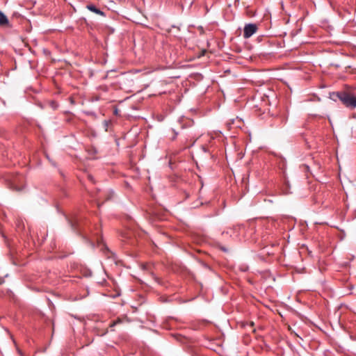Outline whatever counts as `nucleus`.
Segmentation results:
<instances>
[{
	"instance_id": "nucleus-4",
	"label": "nucleus",
	"mask_w": 356,
	"mask_h": 356,
	"mask_svg": "<svg viewBox=\"0 0 356 356\" xmlns=\"http://www.w3.org/2000/svg\"><path fill=\"white\" fill-rule=\"evenodd\" d=\"M86 8L89 10H90V11H92V12H93V13H96L97 15H100L102 16H104V13L103 11H102L100 9L97 8L93 4L87 5Z\"/></svg>"
},
{
	"instance_id": "nucleus-1",
	"label": "nucleus",
	"mask_w": 356,
	"mask_h": 356,
	"mask_svg": "<svg viewBox=\"0 0 356 356\" xmlns=\"http://www.w3.org/2000/svg\"><path fill=\"white\" fill-rule=\"evenodd\" d=\"M245 233V227L242 225L234 226L228 228L222 232V235H229L234 241H241Z\"/></svg>"
},
{
	"instance_id": "nucleus-11",
	"label": "nucleus",
	"mask_w": 356,
	"mask_h": 356,
	"mask_svg": "<svg viewBox=\"0 0 356 356\" xmlns=\"http://www.w3.org/2000/svg\"><path fill=\"white\" fill-rule=\"evenodd\" d=\"M251 325H252V326H253V325H254V323H253V322H252V323H251Z\"/></svg>"
},
{
	"instance_id": "nucleus-5",
	"label": "nucleus",
	"mask_w": 356,
	"mask_h": 356,
	"mask_svg": "<svg viewBox=\"0 0 356 356\" xmlns=\"http://www.w3.org/2000/svg\"><path fill=\"white\" fill-rule=\"evenodd\" d=\"M8 24L7 17L0 10V26H6Z\"/></svg>"
},
{
	"instance_id": "nucleus-2",
	"label": "nucleus",
	"mask_w": 356,
	"mask_h": 356,
	"mask_svg": "<svg viewBox=\"0 0 356 356\" xmlns=\"http://www.w3.org/2000/svg\"><path fill=\"white\" fill-rule=\"evenodd\" d=\"M339 99L346 106L350 108H356V97L347 92H341L338 94Z\"/></svg>"
},
{
	"instance_id": "nucleus-7",
	"label": "nucleus",
	"mask_w": 356,
	"mask_h": 356,
	"mask_svg": "<svg viewBox=\"0 0 356 356\" xmlns=\"http://www.w3.org/2000/svg\"><path fill=\"white\" fill-rule=\"evenodd\" d=\"M14 189H15V190H16V191H20V190H21V188H19V187L15 186Z\"/></svg>"
},
{
	"instance_id": "nucleus-8",
	"label": "nucleus",
	"mask_w": 356,
	"mask_h": 356,
	"mask_svg": "<svg viewBox=\"0 0 356 356\" xmlns=\"http://www.w3.org/2000/svg\"><path fill=\"white\" fill-rule=\"evenodd\" d=\"M76 225H74V224H72V228H73L74 230L76 229Z\"/></svg>"
},
{
	"instance_id": "nucleus-3",
	"label": "nucleus",
	"mask_w": 356,
	"mask_h": 356,
	"mask_svg": "<svg viewBox=\"0 0 356 356\" xmlns=\"http://www.w3.org/2000/svg\"><path fill=\"white\" fill-rule=\"evenodd\" d=\"M258 29L257 24H248L243 29V37L244 38H249L253 34H254Z\"/></svg>"
},
{
	"instance_id": "nucleus-6",
	"label": "nucleus",
	"mask_w": 356,
	"mask_h": 356,
	"mask_svg": "<svg viewBox=\"0 0 356 356\" xmlns=\"http://www.w3.org/2000/svg\"><path fill=\"white\" fill-rule=\"evenodd\" d=\"M122 323V320L118 318L117 319L116 321H114L111 324V327H113L115 325H116L117 324H119V323Z\"/></svg>"
},
{
	"instance_id": "nucleus-10",
	"label": "nucleus",
	"mask_w": 356,
	"mask_h": 356,
	"mask_svg": "<svg viewBox=\"0 0 356 356\" xmlns=\"http://www.w3.org/2000/svg\"><path fill=\"white\" fill-rule=\"evenodd\" d=\"M177 134H178L177 132H175V137L177 136Z\"/></svg>"
},
{
	"instance_id": "nucleus-9",
	"label": "nucleus",
	"mask_w": 356,
	"mask_h": 356,
	"mask_svg": "<svg viewBox=\"0 0 356 356\" xmlns=\"http://www.w3.org/2000/svg\"><path fill=\"white\" fill-rule=\"evenodd\" d=\"M53 107H54V108L55 109V108H56L57 105H56V106H55V105H53Z\"/></svg>"
}]
</instances>
